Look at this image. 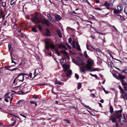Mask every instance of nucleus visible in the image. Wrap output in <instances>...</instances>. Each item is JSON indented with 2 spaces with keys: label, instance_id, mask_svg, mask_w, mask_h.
Listing matches in <instances>:
<instances>
[{
  "label": "nucleus",
  "instance_id": "45",
  "mask_svg": "<svg viewBox=\"0 0 127 127\" xmlns=\"http://www.w3.org/2000/svg\"><path fill=\"white\" fill-rule=\"evenodd\" d=\"M2 5L4 7L6 6V3L5 2H3L2 4Z\"/></svg>",
  "mask_w": 127,
  "mask_h": 127
},
{
  "label": "nucleus",
  "instance_id": "50",
  "mask_svg": "<svg viewBox=\"0 0 127 127\" xmlns=\"http://www.w3.org/2000/svg\"><path fill=\"white\" fill-rule=\"evenodd\" d=\"M98 71V70L97 68H95L93 69L92 71Z\"/></svg>",
  "mask_w": 127,
  "mask_h": 127
},
{
  "label": "nucleus",
  "instance_id": "28",
  "mask_svg": "<svg viewBox=\"0 0 127 127\" xmlns=\"http://www.w3.org/2000/svg\"><path fill=\"white\" fill-rule=\"evenodd\" d=\"M55 51L57 55L58 56H59L60 55V53L58 50L57 49H56Z\"/></svg>",
  "mask_w": 127,
  "mask_h": 127
},
{
  "label": "nucleus",
  "instance_id": "46",
  "mask_svg": "<svg viewBox=\"0 0 127 127\" xmlns=\"http://www.w3.org/2000/svg\"><path fill=\"white\" fill-rule=\"evenodd\" d=\"M122 72H123L127 73V69H125L122 70Z\"/></svg>",
  "mask_w": 127,
  "mask_h": 127
},
{
  "label": "nucleus",
  "instance_id": "63",
  "mask_svg": "<svg viewBox=\"0 0 127 127\" xmlns=\"http://www.w3.org/2000/svg\"><path fill=\"white\" fill-rule=\"evenodd\" d=\"M24 62V61L23 60H22L21 61V63H20V64H21V65H22L23 64V63Z\"/></svg>",
  "mask_w": 127,
  "mask_h": 127
},
{
  "label": "nucleus",
  "instance_id": "44",
  "mask_svg": "<svg viewBox=\"0 0 127 127\" xmlns=\"http://www.w3.org/2000/svg\"><path fill=\"white\" fill-rule=\"evenodd\" d=\"M113 75V76L114 77H115L117 79H118V80L119 79L118 76L117 75H116L115 74H114Z\"/></svg>",
  "mask_w": 127,
  "mask_h": 127
},
{
  "label": "nucleus",
  "instance_id": "40",
  "mask_svg": "<svg viewBox=\"0 0 127 127\" xmlns=\"http://www.w3.org/2000/svg\"><path fill=\"white\" fill-rule=\"evenodd\" d=\"M103 90L104 91V92L106 94H108L109 93V92L107 91H106L104 89V88H103Z\"/></svg>",
  "mask_w": 127,
  "mask_h": 127
},
{
  "label": "nucleus",
  "instance_id": "55",
  "mask_svg": "<svg viewBox=\"0 0 127 127\" xmlns=\"http://www.w3.org/2000/svg\"><path fill=\"white\" fill-rule=\"evenodd\" d=\"M89 47V46L87 44L86 45V47H87V49L89 50H90L88 48Z\"/></svg>",
  "mask_w": 127,
  "mask_h": 127
},
{
  "label": "nucleus",
  "instance_id": "21",
  "mask_svg": "<svg viewBox=\"0 0 127 127\" xmlns=\"http://www.w3.org/2000/svg\"><path fill=\"white\" fill-rule=\"evenodd\" d=\"M71 45L73 48H75V42L74 40H73L72 41Z\"/></svg>",
  "mask_w": 127,
  "mask_h": 127
},
{
  "label": "nucleus",
  "instance_id": "13",
  "mask_svg": "<svg viewBox=\"0 0 127 127\" xmlns=\"http://www.w3.org/2000/svg\"><path fill=\"white\" fill-rule=\"evenodd\" d=\"M46 31L45 35L46 36H48L50 35V32L48 28L46 29Z\"/></svg>",
  "mask_w": 127,
  "mask_h": 127
},
{
  "label": "nucleus",
  "instance_id": "1",
  "mask_svg": "<svg viewBox=\"0 0 127 127\" xmlns=\"http://www.w3.org/2000/svg\"><path fill=\"white\" fill-rule=\"evenodd\" d=\"M72 61L73 63L80 67L81 71L83 72H84L85 70H90L91 69L94 64L93 60L90 58L88 59L87 62V63L86 64V66L83 65L84 63L83 61L79 58H78L77 61L73 59Z\"/></svg>",
  "mask_w": 127,
  "mask_h": 127
},
{
  "label": "nucleus",
  "instance_id": "57",
  "mask_svg": "<svg viewBox=\"0 0 127 127\" xmlns=\"http://www.w3.org/2000/svg\"><path fill=\"white\" fill-rule=\"evenodd\" d=\"M11 67V66H5V68H8L10 67Z\"/></svg>",
  "mask_w": 127,
  "mask_h": 127
},
{
  "label": "nucleus",
  "instance_id": "6",
  "mask_svg": "<svg viewBox=\"0 0 127 127\" xmlns=\"http://www.w3.org/2000/svg\"><path fill=\"white\" fill-rule=\"evenodd\" d=\"M62 66L64 68V72H66L70 68V66L69 65L65 64H62Z\"/></svg>",
  "mask_w": 127,
  "mask_h": 127
},
{
  "label": "nucleus",
  "instance_id": "36",
  "mask_svg": "<svg viewBox=\"0 0 127 127\" xmlns=\"http://www.w3.org/2000/svg\"><path fill=\"white\" fill-rule=\"evenodd\" d=\"M38 28L39 30L41 31V27L40 25H38Z\"/></svg>",
  "mask_w": 127,
  "mask_h": 127
},
{
  "label": "nucleus",
  "instance_id": "42",
  "mask_svg": "<svg viewBox=\"0 0 127 127\" xmlns=\"http://www.w3.org/2000/svg\"><path fill=\"white\" fill-rule=\"evenodd\" d=\"M64 120L65 121V122L67 123L70 124V123L69 121L67 120Z\"/></svg>",
  "mask_w": 127,
  "mask_h": 127
},
{
  "label": "nucleus",
  "instance_id": "34",
  "mask_svg": "<svg viewBox=\"0 0 127 127\" xmlns=\"http://www.w3.org/2000/svg\"><path fill=\"white\" fill-rule=\"evenodd\" d=\"M64 60L65 61V59L64 58L62 59L60 61V63L61 64H62L64 62Z\"/></svg>",
  "mask_w": 127,
  "mask_h": 127
},
{
  "label": "nucleus",
  "instance_id": "53",
  "mask_svg": "<svg viewBox=\"0 0 127 127\" xmlns=\"http://www.w3.org/2000/svg\"><path fill=\"white\" fill-rule=\"evenodd\" d=\"M20 115L21 116H22L23 117H24L25 118H26V117L25 115H23V114H20Z\"/></svg>",
  "mask_w": 127,
  "mask_h": 127
},
{
  "label": "nucleus",
  "instance_id": "30",
  "mask_svg": "<svg viewBox=\"0 0 127 127\" xmlns=\"http://www.w3.org/2000/svg\"><path fill=\"white\" fill-rule=\"evenodd\" d=\"M32 31L35 32H37V30L36 29L34 28H32Z\"/></svg>",
  "mask_w": 127,
  "mask_h": 127
},
{
  "label": "nucleus",
  "instance_id": "17",
  "mask_svg": "<svg viewBox=\"0 0 127 127\" xmlns=\"http://www.w3.org/2000/svg\"><path fill=\"white\" fill-rule=\"evenodd\" d=\"M26 84V82H24L22 84L20 85L19 86H18L16 87H14V88H18L19 87H23V86H22V85H23V86H24Z\"/></svg>",
  "mask_w": 127,
  "mask_h": 127
},
{
  "label": "nucleus",
  "instance_id": "49",
  "mask_svg": "<svg viewBox=\"0 0 127 127\" xmlns=\"http://www.w3.org/2000/svg\"><path fill=\"white\" fill-rule=\"evenodd\" d=\"M90 37L92 38V39H95V37L93 35H91L90 36Z\"/></svg>",
  "mask_w": 127,
  "mask_h": 127
},
{
  "label": "nucleus",
  "instance_id": "39",
  "mask_svg": "<svg viewBox=\"0 0 127 127\" xmlns=\"http://www.w3.org/2000/svg\"><path fill=\"white\" fill-rule=\"evenodd\" d=\"M110 112L111 113H112L113 112V109L111 107L110 108Z\"/></svg>",
  "mask_w": 127,
  "mask_h": 127
},
{
  "label": "nucleus",
  "instance_id": "24",
  "mask_svg": "<svg viewBox=\"0 0 127 127\" xmlns=\"http://www.w3.org/2000/svg\"><path fill=\"white\" fill-rule=\"evenodd\" d=\"M115 0H110L109 1V3L111 5H112L113 3L115 1Z\"/></svg>",
  "mask_w": 127,
  "mask_h": 127
},
{
  "label": "nucleus",
  "instance_id": "5",
  "mask_svg": "<svg viewBox=\"0 0 127 127\" xmlns=\"http://www.w3.org/2000/svg\"><path fill=\"white\" fill-rule=\"evenodd\" d=\"M10 95V93H7L4 96V97L6 98H10V103L11 104V103L12 99L13 98V96L12 95Z\"/></svg>",
  "mask_w": 127,
  "mask_h": 127
},
{
  "label": "nucleus",
  "instance_id": "11",
  "mask_svg": "<svg viewBox=\"0 0 127 127\" xmlns=\"http://www.w3.org/2000/svg\"><path fill=\"white\" fill-rule=\"evenodd\" d=\"M65 73H66L67 76L68 77H69L72 74V72L70 69L67 70Z\"/></svg>",
  "mask_w": 127,
  "mask_h": 127
},
{
  "label": "nucleus",
  "instance_id": "23",
  "mask_svg": "<svg viewBox=\"0 0 127 127\" xmlns=\"http://www.w3.org/2000/svg\"><path fill=\"white\" fill-rule=\"evenodd\" d=\"M81 87V83H79L78 84V89H80Z\"/></svg>",
  "mask_w": 127,
  "mask_h": 127
},
{
  "label": "nucleus",
  "instance_id": "12",
  "mask_svg": "<svg viewBox=\"0 0 127 127\" xmlns=\"http://www.w3.org/2000/svg\"><path fill=\"white\" fill-rule=\"evenodd\" d=\"M47 17H48V19L51 22H53L54 21V19L53 18L50 16V14L49 13H48L47 15Z\"/></svg>",
  "mask_w": 127,
  "mask_h": 127
},
{
  "label": "nucleus",
  "instance_id": "56",
  "mask_svg": "<svg viewBox=\"0 0 127 127\" xmlns=\"http://www.w3.org/2000/svg\"><path fill=\"white\" fill-rule=\"evenodd\" d=\"M95 9L96 10H101V9L99 8H96Z\"/></svg>",
  "mask_w": 127,
  "mask_h": 127
},
{
  "label": "nucleus",
  "instance_id": "16",
  "mask_svg": "<svg viewBox=\"0 0 127 127\" xmlns=\"http://www.w3.org/2000/svg\"><path fill=\"white\" fill-rule=\"evenodd\" d=\"M104 5L105 6H106L107 8L109 7L110 5H111L109 3L107 2H105L104 4Z\"/></svg>",
  "mask_w": 127,
  "mask_h": 127
},
{
  "label": "nucleus",
  "instance_id": "48",
  "mask_svg": "<svg viewBox=\"0 0 127 127\" xmlns=\"http://www.w3.org/2000/svg\"><path fill=\"white\" fill-rule=\"evenodd\" d=\"M49 24H50V22L48 20V22H46V23H45V24H46V25L47 26H49Z\"/></svg>",
  "mask_w": 127,
  "mask_h": 127
},
{
  "label": "nucleus",
  "instance_id": "60",
  "mask_svg": "<svg viewBox=\"0 0 127 127\" xmlns=\"http://www.w3.org/2000/svg\"><path fill=\"white\" fill-rule=\"evenodd\" d=\"M88 109L90 110H91V108L89 107V106H87L86 107Z\"/></svg>",
  "mask_w": 127,
  "mask_h": 127
},
{
  "label": "nucleus",
  "instance_id": "52",
  "mask_svg": "<svg viewBox=\"0 0 127 127\" xmlns=\"http://www.w3.org/2000/svg\"><path fill=\"white\" fill-rule=\"evenodd\" d=\"M32 74L31 73H29V76L30 77V78H32Z\"/></svg>",
  "mask_w": 127,
  "mask_h": 127
},
{
  "label": "nucleus",
  "instance_id": "38",
  "mask_svg": "<svg viewBox=\"0 0 127 127\" xmlns=\"http://www.w3.org/2000/svg\"><path fill=\"white\" fill-rule=\"evenodd\" d=\"M124 11L125 13H127V6L125 8Z\"/></svg>",
  "mask_w": 127,
  "mask_h": 127
},
{
  "label": "nucleus",
  "instance_id": "4",
  "mask_svg": "<svg viewBox=\"0 0 127 127\" xmlns=\"http://www.w3.org/2000/svg\"><path fill=\"white\" fill-rule=\"evenodd\" d=\"M45 48L48 51V48L49 47H50L52 49L54 48V45L52 42L49 41L48 40H45Z\"/></svg>",
  "mask_w": 127,
  "mask_h": 127
},
{
  "label": "nucleus",
  "instance_id": "54",
  "mask_svg": "<svg viewBox=\"0 0 127 127\" xmlns=\"http://www.w3.org/2000/svg\"><path fill=\"white\" fill-rule=\"evenodd\" d=\"M4 100L6 102H8L9 101L8 99L6 98L4 99Z\"/></svg>",
  "mask_w": 127,
  "mask_h": 127
},
{
  "label": "nucleus",
  "instance_id": "22",
  "mask_svg": "<svg viewBox=\"0 0 127 127\" xmlns=\"http://www.w3.org/2000/svg\"><path fill=\"white\" fill-rule=\"evenodd\" d=\"M119 89L121 91V93H123L124 92V91L122 89V87L120 86H119Z\"/></svg>",
  "mask_w": 127,
  "mask_h": 127
},
{
  "label": "nucleus",
  "instance_id": "19",
  "mask_svg": "<svg viewBox=\"0 0 127 127\" xmlns=\"http://www.w3.org/2000/svg\"><path fill=\"white\" fill-rule=\"evenodd\" d=\"M122 2L125 5H127V0H122Z\"/></svg>",
  "mask_w": 127,
  "mask_h": 127
},
{
  "label": "nucleus",
  "instance_id": "25",
  "mask_svg": "<svg viewBox=\"0 0 127 127\" xmlns=\"http://www.w3.org/2000/svg\"><path fill=\"white\" fill-rule=\"evenodd\" d=\"M119 78L122 79H123L125 78V77L123 75H119Z\"/></svg>",
  "mask_w": 127,
  "mask_h": 127
},
{
  "label": "nucleus",
  "instance_id": "32",
  "mask_svg": "<svg viewBox=\"0 0 127 127\" xmlns=\"http://www.w3.org/2000/svg\"><path fill=\"white\" fill-rule=\"evenodd\" d=\"M36 69H35V70L34 71V72L33 73V74L34 75V77L32 78V80L36 76V75H35L36 73Z\"/></svg>",
  "mask_w": 127,
  "mask_h": 127
},
{
  "label": "nucleus",
  "instance_id": "14",
  "mask_svg": "<svg viewBox=\"0 0 127 127\" xmlns=\"http://www.w3.org/2000/svg\"><path fill=\"white\" fill-rule=\"evenodd\" d=\"M75 44L76 45V48L77 49L78 51H81V50L80 48V46L78 42H76Z\"/></svg>",
  "mask_w": 127,
  "mask_h": 127
},
{
  "label": "nucleus",
  "instance_id": "10",
  "mask_svg": "<svg viewBox=\"0 0 127 127\" xmlns=\"http://www.w3.org/2000/svg\"><path fill=\"white\" fill-rule=\"evenodd\" d=\"M117 9L119 12L122 11L123 10V7L121 4L119 5L117 7Z\"/></svg>",
  "mask_w": 127,
  "mask_h": 127
},
{
  "label": "nucleus",
  "instance_id": "33",
  "mask_svg": "<svg viewBox=\"0 0 127 127\" xmlns=\"http://www.w3.org/2000/svg\"><path fill=\"white\" fill-rule=\"evenodd\" d=\"M75 77L77 79H78L79 78V76L78 74H77L75 73Z\"/></svg>",
  "mask_w": 127,
  "mask_h": 127
},
{
  "label": "nucleus",
  "instance_id": "58",
  "mask_svg": "<svg viewBox=\"0 0 127 127\" xmlns=\"http://www.w3.org/2000/svg\"><path fill=\"white\" fill-rule=\"evenodd\" d=\"M67 46L68 49H70L71 48V47L69 45H68Z\"/></svg>",
  "mask_w": 127,
  "mask_h": 127
},
{
  "label": "nucleus",
  "instance_id": "41",
  "mask_svg": "<svg viewBox=\"0 0 127 127\" xmlns=\"http://www.w3.org/2000/svg\"><path fill=\"white\" fill-rule=\"evenodd\" d=\"M11 45L10 44H8V47L9 50H10L11 49Z\"/></svg>",
  "mask_w": 127,
  "mask_h": 127
},
{
  "label": "nucleus",
  "instance_id": "3",
  "mask_svg": "<svg viewBox=\"0 0 127 127\" xmlns=\"http://www.w3.org/2000/svg\"><path fill=\"white\" fill-rule=\"evenodd\" d=\"M24 74L21 73L16 78L14 79L13 82V84H14L15 82L17 83L18 82V81H23L24 80Z\"/></svg>",
  "mask_w": 127,
  "mask_h": 127
},
{
  "label": "nucleus",
  "instance_id": "59",
  "mask_svg": "<svg viewBox=\"0 0 127 127\" xmlns=\"http://www.w3.org/2000/svg\"><path fill=\"white\" fill-rule=\"evenodd\" d=\"M7 23V21H6L3 24V25H5V26L6 25Z\"/></svg>",
  "mask_w": 127,
  "mask_h": 127
},
{
  "label": "nucleus",
  "instance_id": "20",
  "mask_svg": "<svg viewBox=\"0 0 127 127\" xmlns=\"http://www.w3.org/2000/svg\"><path fill=\"white\" fill-rule=\"evenodd\" d=\"M55 84H58L61 85L62 84V83L60 81L56 80L55 81Z\"/></svg>",
  "mask_w": 127,
  "mask_h": 127
},
{
  "label": "nucleus",
  "instance_id": "7",
  "mask_svg": "<svg viewBox=\"0 0 127 127\" xmlns=\"http://www.w3.org/2000/svg\"><path fill=\"white\" fill-rule=\"evenodd\" d=\"M31 19L32 21L35 24L39 23V19L37 16H35L34 18H31Z\"/></svg>",
  "mask_w": 127,
  "mask_h": 127
},
{
  "label": "nucleus",
  "instance_id": "61",
  "mask_svg": "<svg viewBox=\"0 0 127 127\" xmlns=\"http://www.w3.org/2000/svg\"><path fill=\"white\" fill-rule=\"evenodd\" d=\"M11 63H14L15 64H16V63L13 61L12 58H11Z\"/></svg>",
  "mask_w": 127,
  "mask_h": 127
},
{
  "label": "nucleus",
  "instance_id": "26",
  "mask_svg": "<svg viewBox=\"0 0 127 127\" xmlns=\"http://www.w3.org/2000/svg\"><path fill=\"white\" fill-rule=\"evenodd\" d=\"M17 69L16 68H13L12 69H8V68H6L5 69L6 70H10L11 71H14Z\"/></svg>",
  "mask_w": 127,
  "mask_h": 127
},
{
  "label": "nucleus",
  "instance_id": "62",
  "mask_svg": "<svg viewBox=\"0 0 127 127\" xmlns=\"http://www.w3.org/2000/svg\"><path fill=\"white\" fill-rule=\"evenodd\" d=\"M30 103L31 104H34L35 103V102L32 101H31L30 102Z\"/></svg>",
  "mask_w": 127,
  "mask_h": 127
},
{
  "label": "nucleus",
  "instance_id": "18",
  "mask_svg": "<svg viewBox=\"0 0 127 127\" xmlns=\"http://www.w3.org/2000/svg\"><path fill=\"white\" fill-rule=\"evenodd\" d=\"M41 22L42 23L44 24H45L47 22H48V20L46 19H44L43 20H41Z\"/></svg>",
  "mask_w": 127,
  "mask_h": 127
},
{
  "label": "nucleus",
  "instance_id": "35",
  "mask_svg": "<svg viewBox=\"0 0 127 127\" xmlns=\"http://www.w3.org/2000/svg\"><path fill=\"white\" fill-rule=\"evenodd\" d=\"M92 47L94 50H96V51L98 52H100V50L99 49H98L97 48H96V49H95V48L93 47Z\"/></svg>",
  "mask_w": 127,
  "mask_h": 127
},
{
  "label": "nucleus",
  "instance_id": "43",
  "mask_svg": "<svg viewBox=\"0 0 127 127\" xmlns=\"http://www.w3.org/2000/svg\"><path fill=\"white\" fill-rule=\"evenodd\" d=\"M118 12H119L118 11V10L117 11L116 10H114L113 11L114 13L115 14H117L118 13Z\"/></svg>",
  "mask_w": 127,
  "mask_h": 127
},
{
  "label": "nucleus",
  "instance_id": "29",
  "mask_svg": "<svg viewBox=\"0 0 127 127\" xmlns=\"http://www.w3.org/2000/svg\"><path fill=\"white\" fill-rule=\"evenodd\" d=\"M110 120H112V122L113 123L115 122L116 121L115 118H112V119H109Z\"/></svg>",
  "mask_w": 127,
  "mask_h": 127
},
{
  "label": "nucleus",
  "instance_id": "8",
  "mask_svg": "<svg viewBox=\"0 0 127 127\" xmlns=\"http://www.w3.org/2000/svg\"><path fill=\"white\" fill-rule=\"evenodd\" d=\"M54 16L55 17V19L57 21H58L62 19V17L60 15H59L57 14H55L54 15Z\"/></svg>",
  "mask_w": 127,
  "mask_h": 127
},
{
  "label": "nucleus",
  "instance_id": "47",
  "mask_svg": "<svg viewBox=\"0 0 127 127\" xmlns=\"http://www.w3.org/2000/svg\"><path fill=\"white\" fill-rule=\"evenodd\" d=\"M38 96H37L33 95V98H38Z\"/></svg>",
  "mask_w": 127,
  "mask_h": 127
},
{
  "label": "nucleus",
  "instance_id": "51",
  "mask_svg": "<svg viewBox=\"0 0 127 127\" xmlns=\"http://www.w3.org/2000/svg\"><path fill=\"white\" fill-rule=\"evenodd\" d=\"M15 123H16V122H14L13 123V124H12V125H10V126H14V125L15 124Z\"/></svg>",
  "mask_w": 127,
  "mask_h": 127
},
{
  "label": "nucleus",
  "instance_id": "37",
  "mask_svg": "<svg viewBox=\"0 0 127 127\" xmlns=\"http://www.w3.org/2000/svg\"><path fill=\"white\" fill-rule=\"evenodd\" d=\"M90 75L91 76H93L95 77L96 79L97 78V76L96 75H93V74H91V73H90Z\"/></svg>",
  "mask_w": 127,
  "mask_h": 127
},
{
  "label": "nucleus",
  "instance_id": "27",
  "mask_svg": "<svg viewBox=\"0 0 127 127\" xmlns=\"http://www.w3.org/2000/svg\"><path fill=\"white\" fill-rule=\"evenodd\" d=\"M84 55L85 57L87 59V58L88 57V56L86 52V51L84 52Z\"/></svg>",
  "mask_w": 127,
  "mask_h": 127
},
{
  "label": "nucleus",
  "instance_id": "31",
  "mask_svg": "<svg viewBox=\"0 0 127 127\" xmlns=\"http://www.w3.org/2000/svg\"><path fill=\"white\" fill-rule=\"evenodd\" d=\"M119 16H120V18L123 21H124L125 20V19L123 17L121 16L120 15H119Z\"/></svg>",
  "mask_w": 127,
  "mask_h": 127
},
{
  "label": "nucleus",
  "instance_id": "2",
  "mask_svg": "<svg viewBox=\"0 0 127 127\" xmlns=\"http://www.w3.org/2000/svg\"><path fill=\"white\" fill-rule=\"evenodd\" d=\"M122 109L120 110L116 111H115V113L116 114V118L117 119H119V122L121 124H123L125 123V119L124 117H122V115L121 113L122 112Z\"/></svg>",
  "mask_w": 127,
  "mask_h": 127
},
{
  "label": "nucleus",
  "instance_id": "9",
  "mask_svg": "<svg viewBox=\"0 0 127 127\" xmlns=\"http://www.w3.org/2000/svg\"><path fill=\"white\" fill-rule=\"evenodd\" d=\"M61 52L62 53L64 54L66 56L67 59H68V60L70 59L69 56L68 54L65 50H61Z\"/></svg>",
  "mask_w": 127,
  "mask_h": 127
},
{
  "label": "nucleus",
  "instance_id": "64",
  "mask_svg": "<svg viewBox=\"0 0 127 127\" xmlns=\"http://www.w3.org/2000/svg\"><path fill=\"white\" fill-rule=\"evenodd\" d=\"M14 3V2H13L12 1H11L10 3V4L11 5H13V4Z\"/></svg>",
  "mask_w": 127,
  "mask_h": 127
},
{
  "label": "nucleus",
  "instance_id": "15",
  "mask_svg": "<svg viewBox=\"0 0 127 127\" xmlns=\"http://www.w3.org/2000/svg\"><path fill=\"white\" fill-rule=\"evenodd\" d=\"M57 32L58 34V35L60 38H62V33L58 29L57 30Z\"/></svg>",
  "mask_w": 127,
  "mask_h": 127
}]
</instances>
